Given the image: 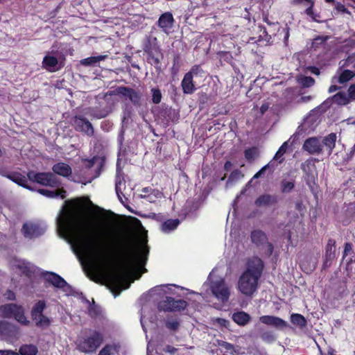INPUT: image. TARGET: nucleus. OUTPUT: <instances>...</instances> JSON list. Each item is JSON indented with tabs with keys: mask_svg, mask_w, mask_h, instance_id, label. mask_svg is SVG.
Wrapping results in <instances>:
<instances>
[{
	"mask_svg": "<svg viewBox=\"0 0 355 355\" xmlns=\"http://www.w3.org/2000/svg\"><path fill=\"white\" fill-rule=\"evenodd\" d=\"M44 279L56 288H61L67 295L72 294L73 288L62 277L53 272L43 273Z\"/></svg>",
	"mask_w": 355,
	"mask_h": 355,
	"instance_id": "9d476101",
	"label": "nucleus"
},
{
	"mask_svg": "<svg viewBox=\"0 0 355 355\" xmlns=\"http://www.w3.org/2000/svg\"><path fill=\"white\" fill-rule=\"evenodd\" d=\"M309 6L306 9L305 13L311 17V19L315 21L320 22V15L318 13H315L313 10V7L314 5V1L313 0H309Z\"/></svg>",
	"mask_w": 355,
	"mask_h": 355,
	"instance_id": "c03bdc74",
	"label": "nucleus"
},
{
	"mask_svg": "<svg viewBox=\"0 0 355 355\" xmlns=\"http://www.w3.org/2000/svg\"><path fill=\"white\" fill-rule=\"evenodd\" d=\"M37 352V347L33 345H24L19 349L21 355H36Z\"/></svg>",
	"mask_w": 355,
	"mask_h": 355,
	"instance_id": "79ce46f5",
	"label": "nucleus"
},
{
	"mask_svg": "<svg viewBox=\"0 0 355 355\" xmlns=\"http://www.w3.org/2000/svg\"><path fill=\"white\" fill-rule=\"evenodd\" d=\"M306 70L308 71H309L310 73H313V74H315V75H320V69L316 67H314V66H309L306 68Z\"/></svg>",
	"mask_w": 355,
	"mask_h": 355,
	"instance_id": "338daca9",
	"label": "nucleus"
},
{
	"mask_svg": "<svg viewBox=\"0 0 355 355\" xmlns=\"http://www.w3.org/2000/svg\"><path fill=\"white\" fill-rule=\"evenodd\" d=\"M278 202L277 196L270 194H263L259 196L254 201L257 207H265L270 205L276 204Z\"/></svg>",
	"mask_w": 355,
	"mask_h": 355,
	"instance_id": "412c9836",
	"label": "nucleus"
},
{
	"mask_svg": "<svg viewBox=\"0 0 355 355\" xmlns=\"http://www.w3.org/2000/svg\"><path fill=\"white\" fill-rule=\"evenodd\" d=\"M46 308V303L44 300L37 301L33 306L31 311H43Z\"/></svg>",
	"mask_w": 355,
	"mask_h": 355,
	"instance_id": "13d9d810",
	"label": "nucleus"
},
{
	"mask_svg": "<svg viewBox=\"0 0 355 355\" xmlns=\"http://www.w3.org/2000/svg\"><path fill=\"white\" fill-rule=\"evenodd\" d=\"M0 311H18L16 304H8L0 307Z\"/></svg>",
	"mask_w": 355,
	"mask_h": 355,
	"instance_id": "680f3d73",
	"label": "nucleus"
},
{
	"mask_svg": "<svg viewBox=\"0 0 355 355\" xmlns=\"http://www.w3.org/2000/svg\"><path fill=\"white\" fill-rule=\"evenodd\" d=\"M142 48L144 53H146L147 61L151 65L157 69H160L161 60L163 58V54L157 43L156 37L146 36L142 44Z\"/></svg>",
	"mask_w": 355,
	"mask_h": 355,
	"instance_id": "39448f33",
	"label": "nucleus"
},
{
	"mask_svg": "<svg viewBox=\"0 0 355 355\" xmlns=\"http://www.w3.org/2000/svg\"><path fill=\"white\" fill-rule=\"evenodd\" d=\"M211 291L216 299L223 303L228 301L230 297V289L225 281L222 279L211 282Z\"/></svg>",
	"mask_w": 355,
	"mask_h": 355,
	"instance_id": "9b49d317",
	"label": "nucleus"
},
{
	"mask_svg": "<svg viewBox=\"0 0 355 355\" xmlns=\"http://www.w3.org/2000/svg\"><path fill=\"white\" fill-rule=\"evenodd\" d=\"M273 164H272V161H270L268 164L263 166L257 173L254 174L252 179H257L260 178L262 175L264 174L265 171L267 168H270V166H272Z\"/></svg>",
	"mask_w": 355,
	"mask_h": 355,
	"instance_id": "6e6d98bb",
	"label": "nucleus"
},
{
	"mask_svg": "<svg viewBox=\"0 0 355 355\" xmlns=\"http://www.w3.org/2000/svg\"><path fill=\"white\" fill-rule=\"evenodd\" d=\"M105 340L103 332L93 329L82 331L75 341L76 349L85 354H94Z\"/></svg>",
	"mask_w": 355,
	"mask_h": 355,
	"instance_id": "20e7f679",
	"label": "nucleus"
},
{
	"mask_svg": "<svg viewBox=\"0 0 355 355\" xmlns=\"http://www.w3.org/2000/svg\"><path fill=\"white\" fill-rule=\"evenodd\" d=\"M142 198H146L149 202H153L156 199L163 197V193L157 189H153L148 195L141 196Z\"/></svg>",
	"mask_w": 355,
	"mask_h": 355,
	"instance_id": "a18cd8bd",
	"label": "nucleus"
},
{
	"mask_svg": "<svg viewBox=\"0 0 355 355\" xmlns=\"http://www.w3.org/2000/svg\"><path fill=\"white\" fill-rule=\"evenodd\" d=\"M148 295L157 302L158 311H184L187 307L202 309L201 294L176 284H161L149 290Z\"/></svg>",
	"mask_w": 355,
	"mask_h": 355,
	"instance_id": "f03ea898",
	"label": "nucleus"
},
{
	"mask_svg": "<svg viewBox=\"0 0 355 355\" xmlns=\"http://www.w3.org/2000/svg\"><path fill=\"white\" fill-rule=\"evenodd\" d=\"M218 55L221 59L227 63H232L233 57L230 52L227 51H220L218 53Z\"/></svg>",
	"mask_w": 355,
	"mask_h": 355,
	"instance_id": "864d4df0",
	"label": "nucleus"
},
{
	"mask_svg": "<svg viewBox=\"0 0 355 355\" xmlns=\"http://www.w3.org/2000/svg\"><path fill=\"white\" fill-rule=\"evenodd\" d=\"M19 334V329L15 325L7 321H0V336L2 340L12 343L18 339Z\"/></svg>",
	"mask_w": 355,
	"mask_h": 355,
	"instance_id": "1a4fd4ad",
	"label": "nucleus"
},
{
	"mask_svg": "<svg viewBox=\"0 0 355 355\" xmlns=\"http://www.w3.org/2000/svg\"><path fill=\"white\" fill-rule=\"evenodd\" d=\"M288 147V141H286L284 142L283 144L279 147V150L275 155L272 162L273 160H279V163L281 164L284 161V158L281 159V157L286 152Z\"/></svg>",
	"mask_w": 355,
	"mask_h": 355,
	"instance_id": "37998d69",
	"label": "nucleus"
},
{
	"mask_svg": "<svg viewBox=\"0 0 355 355\" xmlns=\"http://www.w3.org/2000/svg\"><path fill=\"white\" fill-rule=\"evenodd\" d=\"M295 181L293 178L287 180L286 178L282 179L280 183L281 191L282 193H290L295 187Z\"/></svg>",
	"mask_w": 355,
	"mask_h": 355,
	"instance_id": "c9c22d12",
	"label": "nucleus"
},
{
	"mask_svg": "<svg viewBox=\"0 0 355 355\" xmlns=\"http://www.w3.org/2000/svg\"><path fill=\"white\" fill-rule=\"evenodd\" d=\"M179 219H168L161 225V230L163 232L169 233L175 230L180 225Z\"/></svg>",
	"mask_w": 355,
	"mask_h": 355,
	"instance_id": "7c9ffc66",
	"label": "nucleus"
},
{
	"mask_svg": "<svg viewBox=\"0 0 355 355\" xmlns=\"http://www.w3.org/2000/svg\"><path fill=\"white\" fill-rule=\"evenodd\" d=\"M312 164L311 160H306L304 162H302L301 164V169L303 171L304 173L308 174L309 171L310 165Z\"/></svg>",
	"mask_w": 355,
	"mask_h": 355,
	"instance_id": "e2e57ef3",
	"label": "nucleus"
},
{
	"mask_svg": "<svg viewBox=\"0 0 355 355\" xmlns=\"http://www.w3.org/2000/svg\"><path fill=\"white\" fill-rule=\"evenodd\" d=\"M297 82L303 88L311 87L314 85L315 80L311 76L300 75L297 77Z\"/></svg>",
	"mask_w": 355,
	"mask_h": 355,
	"instance_id": "4c0bfd02",
	"label": "nucleus"
},
{
	"mask_svg": "<svg viewBox=\"0 0 355 355\" xmlns=\"http://www.w3.org/2000/svg\"><path fill=\"white\" fill-rule=\"evenodd\" d=\"M19 268L23 270L24 273L26 275H29L32 272V270L28 263H23L21 265L19 266Z\"/></svg>",
	"mask_w": 355,
	"mask_h": 355,
	"instance_id": "052dcab7",
	"label": "nucleus"
},
{
	"mask_svg": "<svg viewBox=\"0 0 355 355\" xmlns=\"http://www.w3.org/2000/svg\"><path fill=\"white\" fill-rule=\"evenodd\" d=\"M125 128L123 125L121 128L118 134L117 143H118L119 148L120 150H121L123 145V141L125 140Z\"/></svg>",
	"mask_w": 355,
	"mask_h": 355,
	"instance_id": "603ef678",
	"label": "nucleus"
},
{
	"mask_svg": "<svg viewBox=\"0 0 355 355\" xmlns=\"http://www.w3.org/2000/svg\"><path fill=\"white\" fill-rule=\"evenodd\" d=\"M187 73H191V75L193 76H200L203 77L205 76V72L202 69L200 65L196 64L191 67V70L187 72Z\"/></svg>",
	"mask_w": 355,
	"mask_h": 355,
	"instance_id": "09e8293b",
	"label": "nucleus"
},
{
	"mask_svg": "<svg viewBox=\"0 0 355 355\" xmlns=\"http://www.w3.org/2000/svg\"><path fill=\"white\" fill-rule=\"evenodd\" d=\"M291 322L298 327L300 329H302L306 327L307 321L305 318L298 313H293L291 316Z\"/></svg>",
	"mask_w": 355,
	"mask_h": 355,
	"instance_id": "f704fd0d",
	"label": "nucleus"
},
{
	"mask_svg": "<svg viewBox=\"0 0 355 355\" xmlns=\"http://www.w3.org/2000/svg\"><path fill=\"white\" fill-rule=\"evenodd\" d=\"M42 64L49 71H55L59 69L58 67V60L53 56L46 55L43 59Z\"/></svg>",
	"mask_w": 355,
	"mask_h": 355,
	"instance_id": "a878e982",
	"label": "nucleus"
},
{
	"mask_svg": "<svg viewBox=\"0 0 355 355\" xmlns=\"http://www.w3.org/2000/svg\"><path fill=\"white\" fill-rule=\"evenodd\" d=\"M259 320L261 323L272 326L278 329H284L288 326L286 321L275 316L263 315Z\"/></svg>",
	"mask_w": 355,
	"mask_h": 355,
	"instance_id": "6ab92c4d",
	"label": "nucleus"
},
{
	"mask_svg": "<svg viewBox=\"0 0 355 355\" xmlns=\"http://www.w3.org/2000/svg\"><path fill=\"white\" fill-rule=\"evenodd\" d=\"M71 295L76 296L81 300V302L86 304L87 305V311H98L99 306L95 304L94 299H92V303H91L90 301L83 295V293L75 291L73 289Z\"/></svg>",
	"mask_w": 355,
	"mask_h": 355,
	"instance_id": "c756f323",
	"label": "nucleus"
},
{
	"mask_svg": "<svg viewBox=\"0 0 355 355\" xmlns=\"http://www.w3.org/2000/svg\"><path fill=\"white\" fill-rule=\"evenodd\" d=\"M182 320L178 314H168L164 318V323L165 327L171 332H176L178 331Z\"/></svg>",
	"mask_w": 355,
	"mask_h": 355,
	"instance_id": "a211bd4d",
	"label": "nucleus"
},
{
	"mask_svg": "<svg viewBox=\"0 0 355 355\" xmlns=\"http://www.w3.org/2000/svg\"><path fill=\"white\" fill-rule=\"evenodd\" d=\"M31 318L35 325L40 328H46L50 326L51 320L43 314V312H31Z\"/></svg>",
	"mask_w": 355,
	"mask_h": 355,
	"instance_id": "5701e85b",
	"label": "nucleus"
},
{
	"mask_svg": "<svg viewBox=\"0 0 355 355\" xmlns=\"http://www.w3.org/2000/svg\"><path fill=\"white\" fill-rule=\"evenodd\" d=\"M121 183L122 178L119 174H117L116 176L115 190L119 200L123 205H125V200L126 201L127 198L123 196V193L121 191L120 185L121 184Z\"/></svg>",
	"mask_w": 355,
	"mask_h": 355,
	"instance_id": "a19ab883",
	"label": "nucleus"
},
{
	"mask_svg": "<svg viewBox=\"0 0 355 355\" xmlns=\"http://www.w3.org/2000/svg\"><path fill=\"white\" fill-rule=\"evenodd\" d=\"M121 347V345L119 342L107 343L99 351L98 355H114V354H119Z\"/></svg>",
	"mask_w": 355,
	"mask_h": 355,
	"instance_id": "393cba45",
	"label": "nucleus"
},
{
	"mask_svg": "<svg viewBox=\"0 0 355 355\" xmlns=\"http://www.w3.org/2000/svg\"><path fill=\"white\" fill-rule=\"evenodd\" d=\"M348 95L350 99L355 100V85H351L348 89Z\"/></svg>",
	"mask_w": 355,
	"mask_h": 355,
	"instance_id": "69168bd1",
	"label": "nucleus"
},
{
	"mask_svg": "<svg viewBox=\"0 0 355 355\" xmlns=\"http://www.w3.org/2000/svg\"><path fill=\"white\" fill-rule=\"evenodd\" d=\"M37 192L42 196L50 198H58V196H60L62 199H64L66 197V191L62 189H60L59 191H50L45 189H40L37 190Z\"/></svg>",
	"mask_w": 355,
	"mask_h": 355,
	"instance_id": "c85d7f7f",
	"label": "nucleus"
},
{
	"mask_svg": "<svg viewBox=\"0 0 355 355\" xmlns=\"http://www.w3.org/2000/svg\"><path fill=\"white\" fill-rule=\"evenodd\" d=\"M353 252L352 245L350 243H346L345 244L344 251L343 259H345L348 254H350Z\"/></svg>",
	"mask_w": 355,
	"mask_h": 355,
	"instance_id": "bf43d9fd",
	"label": "nucleus"
},
{
	"mask_svg": "<svg viewBox=\"0 0 355 355\" xmlns=\"http://www.w3.org/2000/svg\"><path fill=\"white\" fill-rule=\"evenodd\" d=\"M151 95H152V101L155 104H158L161 102L162 95L161 91L159 88H152L150 89Z\"/></svg>",
	"mask_w": 355,
	"mask_h": 355,
	"instance_id": "de8ad7c7",
	"label": "nucleus"
},
{
	"mask_svg": "<svg viewBox=\"0 0 355 355\" xmlns=\"http://www.w3.org/2000/svg\"><path fill=\"white\" fill-rule=\"evenodd\" d=\"M230 322L225 319L223 318H216L214 321V324H216L220 327H225L227 328V326L229 324Z\"/></svg>",
	"mask_w": 355,
	"mask_h": 355,
	"instance_id": "4d7b16f0",
	"label": "nucleus"
},
{
	"mask_svg": "<svg viewBox=\"0 0 355 355\" xmlns=\"http://www.w3.org/2000/svg\"><path fill=\"white\" fill-rule=\"evenodd\" d=\"M263 266V261L258 257L248 260L246 270L240 276L238 283L239 289L242 293L252 296L256 292Z\"/></svg>",
	"mask_w": 355,
	"mask_h": 355,
	"instance_id": "7ed1b4c3",
	"label": "nucleus"
},
{
	"mask_svg": "<svg viewBox=\"0 0 355 355\" xmlns=\"http://www.w3.org/2000/svg\"><path fill=\"white\" fill-rule=\"evenodd\" d=\"M21 231L25 238L33 239L44 234L46 227L37 223L26 222L23 224Z\"/></svg>",
	"mask_w": 355,
	"mask_h": 355,
	"instance_id": "f8f14e48",
	"label": "nucleus"
},
{
	"mask_svg": "<svg viewBox=\"0 0 355 355\" xmlns=\"http://www.w3.org/2000/svg\"><path fill=\"white\" fill-rule=\"evenodd\" d=\"M302 148L311 155L320 154L322 150V144L317 137H310L305 140Z\"/></svg>",
	"mask_w": 355,
	"mask_h": 355,
	"instance_id": "dca6fc26",
	"label": "nucleus"
},
{
	"mask_svg": "<svg viewBox=\"0 0 355 355\" xmlns=\"http://www.w3.org/2000/svg\"><path fill=\"white\" fill-rule=\"evenodd\" d=\"M181 86L182 87L183 92L187 94H191L196 90V87L193 83V78L191 73H187L184 75L181 82Z\"/></svg>",
	"mask_w": 355,
	"mask_h": 355,
	"instance_id": "4be33fe9",
	"label": "nucleus"
},
{
	"mask_svg": "<svg viewBox=\"0 0 355 355\" xmlns=\"http://www.w3.org/2000/svg\"><path fill=\"white\" fill-rule=\"evenodd\" d=\"M324 257L328 258L329 260H334L336 257V241L332 239L328 240L325 248Z\"/></svg>",
	"mask_w": 355,
	"mask_h": 355,
	"instance_id": "473e14b6",
	"label": "nucleus"
},
{
	"mask_svg": "<svg viewBox=\"0 0 355 355\" xmlns=\"http://www.w3.org/2000/svg\"><path fill=\"white\" fill-rule=\"evenodd\" d=\"M334 102L338 105H345L349 102V95L345 92H338L332 96Z\"/></svg>",
	"mask_w": 355,
	"mask_h": 355,
	"instance_id": "ea45409f",
	"label": "nucleus"
},
{
	"mask_svg": "<svg viewBox=\"0 0 355 355\" xmlns=\"http://www.w3.org/2000/svg\"><path fill=\"white\" fill-rule=\"evenodd\" d=\"M28 180L45 187H58L61 184L58 177L51 172L36 173L31 171L27 173Z\"/></svg>",
	"mask_w": 355,
	"mask_h": 355,
	"instance_id": "423d86ee",
	"label": "nucleus"
},
{
	"mask_svg": "<svg viewBox=\"0 0 355 355\" xmlns=\"http://www.w3.org/2000/svg\"><path fill=\"white\" fill-rule=\"evenodd\" d=\"M107 58V55L92 56L80 61V64L85 67L95 66L98 62L104 60Z\"/></svg>",
	"mask_w": 355,
	"mask_h": 355,
	"instance_id": "2f4dec72",
	"label": "nucleus"
},
{
	"mask_svg": "<svg viewBox=\"0 0 355 355\" xmlns=\"http://www.w3.org/2000/svg\"><path fill=\"white\" fill-rule=\"evenodd\" d=\"M220 347L225 350V352L233 354L234 352V347L227 342H222L219 343Z\"/></svg>",
	"mask_w": 355,
	"mask_h": 355,
	"instance_id": "5fc2aeb1",
	"label": "nucleus"
},
{
	"mask_svg": "<svg viewBox=\"0 0 355 355\" xmlns=\"http://www.w3.org/2000/svg\"><path fill=\"white\" fill-rule=\"evenodd\" d=\"M244 155L248 162H252L259 157V150L257 147H251L245 150Z\"/></svg>",
	"mask_w": 355,
	"mask_h": 355,
	"instance_id": "58836bf2",
	"label": "nucleus"
},
{
	"mask_svg": "<svg viewBox=\"0 0 355 355\" xmlns=\"http://www.w3.org/2000/svg\"><path fill=\"white\" fill-rule=\"evenodd\" d=\"M174 22L175 20L172 13L170 12H166L159 16L158 21H157V25L164 33L168 34L170 33V30L173 26Z\"/></svg>",
	"mask_w": 355,
	"mask_h": 355,
	"instance_id": "2eb2a0df",
	"label": "nucleus"
},
{
	"mask_svg": "<svg viewBox=\"0 0 355 355\" xmlns=\"http://www.w3.org/2000/svg\"><path fill=\"white\" fill-rule=\"evenodd\" d=\"M337 136L336 133L331 132L322 139V144L327 148L329 154H331L335 147Z\"/></svg>",
	"mask_w": 355,
	"mask_h": 355,
	"instance_id": "cd10ccee",
	"label": "nucleus"
},
{
	"mask_svg": "<svg viewBox=\"0 0 355 355\" xmlns=\"http://www.w3.org/2000/svg\"><path fill=\"white\" fill-rule=\"evenodd\" d=\"M53 173L58 175L64 178L69 177L72 173L71 166L64 162H58L52 167Z\"/></svg>",
	"mask_w": 355,
	"mask_h": 355,
	"instance_id": "aec40b11",
	"label": "nucleus"
},
{
	"mask_svg": "<svg viewBox=\"0 0 355 355\" xmlns=\"http://www.w3.org/2000/svg\"><path fill=\"white\" fill-rule=\"evenodd\" d=\"M25 312H0V317L14 318L18 322L23 325H29L31 321L27 319Z\"/></svg>",
	"mask_w": 355,
	"mask_h": 355,
	"instance_id": "b1692460",
	"label": "nucleus"
},
{
	"mask_svg": "<svg viewBox=\"0 0 355 355\" xmlns=\"http://www.w3.org/2000/svg\"><path fill=\"white\" fill-rule=\"evenodd\" d=\"M114 94L129 99L135 106L140 107L141 105V94L132 88L120 86L116 88Z\"/></svg>",
	"mask_w": 355,
	"mask_h": 355,
	"instance_id": "ddd939ff",
	"label": "nucleus"
},
{
	"mask_svg": "<svg viewBox=\"0 0 355 355\" xmlns=\"http://www.w3.org/2000/svg\"><path fill=\"white\" fill-rule=\"evenodd\" d=\"M72 125L78 132H83L88 137L94 135L93 125L83 114H76L72 118Z\"/></svg>",
	"mask_w": 355,
	"mask_h": 355,
	"instance_id": "6e6552de",
	"label": "nucleus"
},
{
	"mask_svg": "<svg viewBox=\"0 0 355 355\" xmlns=\"http://www.w3.org/2000/svg\"><path fill=\"white\" fill-rule=\"evenodd\" d=\"M232 319L238 324L245 325L250 321V316L247 312H234Z\"/></svg>",
	"mask_w": 355,
	"mask_h": 355,
	"instance_id": "72a5a7b5",
	"label": "nucleus"
},
{
	"mask_svg": "<svg viewBox=\"0 0 355 355\" xmlns=\"http://www.w3.org/2000/svg\"><path fill=\"white\" fill-rule=\"evenodd\" d=\"M251 241L257 247L264 250L267 257H270L273 252L274 246L268 241L266 234L261 230H254L250 234Z\"/></svg>",
	"mask_w": 355,
	"mask_h": 355,
	"instance_id": "0eeeda50",
	"label": "nucleus"
},
{
	"mask_svg": "<svg viewBox=\"0 0 355 355\" xmlns=\"http://www.w3.org/2000/svg\"><path fill=\"white\" fill-rule=\"evenodd\" d=\"M0 175L6 177L17 184L18 185L26 188L28 190L33 191V188L28 185V180L26 176L18 172L7 173L5 171L0 172Z\"/></svg>",
	"mask_w": 355,
	"mask_h": 355,
	"instance_id": "f3484780",
	"label": "nucleus"
},
{
	"mask_svg": "<svg viewBox=\"0 0 355 355\" xmlns=\"http://www.w3.org/2000/svg\"><path fill=\"white\" fill-rule=\"evenodd\" d=\"M260 338L264 342L271 343L276 340V336L271 331H262L260 332Z\"/></svg>",
	"mask_w": 355,
	"mask_h": 355,
	"instance_id": "49530a36",
	"label": "nucleus"
},
{
	"mask_svg": "<svg viewBox=\"0 0 355 355\" xmlns=\"http://www.w3.org/2000/svg\"><path fill=\"white\" fill-rule=\"evenodd\" d=\"M355 76V73L349 69L343 70L338 76L333 77L332 82L343 84Z\"/></svg>",
	"mask_w": 355,
	"mask_h": 355,
	"instance_id": "bb28decb",
	"label": "nucleus"
},
{
	"mask_svg": "<svg viewBox=\"0 0 355 355\" xmlns=\"http://www.w3.org/2000/svg\"><path fill=\"white\" fill-rule=\"evenodd\" d=\"M336 8L337 10H338L339 12H347L348 10L347 9L345 8V6L342 4L340 2H337L336 4Z\"/></svg>",
	"mask_w": 355,
	"mask_h": 355,
	"instance_id": "774afa93",
	"label": "nucleus"
},
{
	"mask_svg": "<svg viewBox=\"0 0 355 355\" xmlns=\"http://www.w3.org/2000/svg\"><path fill=\"white\" fill-rule=\"evenodd\" d=\"M243 176V175L241 173V172L239 170L236 169V170L233 171L230 173V175L228 178V180L226 183L227 185L230 184L232 182H234V181L239 180Z\"/></svg>",
	"mask_w": 355,
	"mask_h": 355,
	"instance_id": "8fccbe9b",
	"label": "nucleus"
},
{
	"mask_svg": "<svg viewBox=\"0 0 355 355\" xmlns=\"http://www.w3.org/2000/svg\"><path fill=\"white\" fill-rule=\"evenodd\" d=\"M329 39V36H318L315 38H314L312 46L314 48H318L319 45H321L326 42L327 40Z\"/></svg>",
	"mask_w": 355,
	"mask_h": 355,
	"instance_id": "3c124183",
	"label": "nucleus"
},
{
	"mask_svg": "<svg viewBox=\"0 0 355 355\" xmlns=\"http://www.w3.org/2000/svg\"><path fill=\"white\" fill-rule=\"evenodd\" d=\"M113 103H108L104 107L98 109V107H89L85 110V113L89 115L92 119H101L105 118L113 112Z\"/></svg>",
	"mask_w": 355,
	"mask_h": 355,
	"instance_id": "4468645a",
	"label": "nucleus"
},
{
	"mask_svg": "<svg viewBox=\"0 0 355 355\" xmlns=\"http://www.w3.org/2000/svg\"><path fill=\"white\" fill-rule=\"evenodd\" d=\"M112 126V123L109 121H103L101 122V128L105 132H108Z\"/></svg>",
	"mask_w": 355,
	"mask_h": 355,
	"instance_id": "0e129e2a",
	"label": "nucleus"
},
{
	"mask_svg": "<svg viewBox=\"0 0 355 355\" xmlns=\"http://www.w3.org/2000/svg\"><path fill=\"white\" fill-rule=\"evenodd\" d=\"M57 223L59 228L71 236L88 256L104 268L110 266L112 254L116 248H113L108 242L105 231L101 230L86 232L83 228L80 217L75 214H71L64 218L58 217ZM117 251L128 263L137 265H144L146 257L143 261V255L147 256L148 254V250L137 254L125 248H117Z\"/></svg>",
	"mask_w": 355,
	"mask_h": 355,
	"instance_id": "f257e3e1",
	"label": "nucleus"
},
{
	"mask_svg": "<svg viewBox=\"0 0 355 355\" xmlns=\"http://www.w3.org/2000/svg\"><path fill=\"white\" fill-rule=\"evenodd\" d=\"M334 295L335 297H342L347 291V285L345 281H339L333 286Z\"/></svg>",
	"mask_w": 355,
	"mask_h": 355,
	"instance_id": "e433bc0d",
	"label": "nucleus"
}]
</instances>
